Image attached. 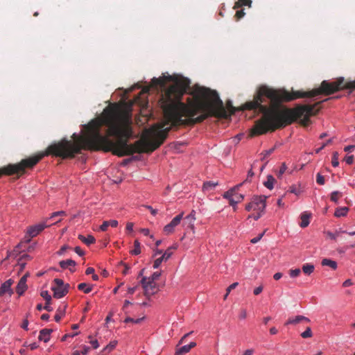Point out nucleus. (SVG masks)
I'll list each match as a JSON object with an SVG mask.
<instances>
[{
	"instance_id": "1",
	"label": "nucleus",
	"mask_w": 355,
	"mask_h": 355,
	"mask_svg": "<svg viewBox=\"0 0 355 355\" xmlns=\"http://www.w3.org/2000/svg\"><path fill=\"white\" fill-rule=\"evenodd\" d=\"M167 82H173V84L165 91L160 99L164 121L155 130L153 139H140L129 144L128 140L132 135L131 114L116 105H111L104 109L101 116L84 125L83 135L73 133V141L62 139L50 145L40 155L73 158L82 149L111 152L118 157L136 153H152L166 139L171 126L194 125L211 116H227L223 103L216 90L198 86L193 91V100L185 104L181 100L190 87L189 79L180 75L164 76L159 78H153L151 86L164 88Z\"/></svg>"
},
{
	"instance_id": "2",
	"label": "nucleus",
	"mask_w": 355,
	"mask_h": 355,
	"mask_svg": "<svg viewBox=\"0 0 355 355\" xmlns=\"http://www.w3.org/2000/svg\"><path fill=\"white\" fill-rule=\"evenodd\" d=\"M340 89H355V80L345 82L344 78H339L331 83L323 80L319 88L309 92L292 90L289 92L285 89H274L263 85L257 88L253 99L242 105L241 110H254L263 114L252 129V136L273 132L291 125L297 119L302 125L306 127L310 123V117L318 112L315 107L322 102L314 105H298L294 108L282 107V103L319 94L328 96Z\"/></svg>"
},
{
	"instance_id": "3",
	"label": "nucleus",
	"mask_w": 355,
	"mask_h": 355,
	"mask_svg": "<svg viewBox=\"0 0 355 355\" xmlns=\"http://www.w3.org/2000/svg\"><path fill=\"white\" fill-rule=\"evenodd\" d=\"M38 163V155L22 159L15 164H8L0 168V176L2 175H12L16 174L18 178L26 173V169L33 168Z\"/></svg>"
},
{
	"instance_id": "4",
	"label": "nucleus",
	"mask_w": 355,
	"mask_h": 355,
	"mask_svg": "<svg viewBox=\"0 0 355 355\" xmlns=\"http://www.w3.org/2000/svg\"><path fill=\"white\" fill-rule=\"evenodd\" d=\"M53 284L52 291L55 298L60 299L67 295L69 288V284H64L62 279L58 278L53 280Z\"/></svg>"
},
{
	"instance_id": "5",
	"label": "nucleus",
	"mask_w": 355,
	"mask_h": 355,
	"mask_svg": "<svg viewBox=\"0 0 355 355\" xmlns=\"http://www.w3.org/2000/svg\"><path fill=\"white\" fill-rule=\"evenodd\" d=\"M266 196H254L252 200L245 206V209L248 211L251 210L257 211L259 212H264L266 208Z\"/></svg>"
},
{
	"instance_id": "6",
	"label": "nucleus",
	"mask_w": 355,
	"mask_h": 355,
	"mask_svg": "<svg viewBox=\"0 0 355 355\" xmlns=\"http://www.w3.org/2000/svg\"><path fill=\"white\" fill-rule=\"evenodd\" d=\"M142 287L144 290V294L146 296L154 295L157 291V284L146 277H143L141 281Z\"/></svg>"
},
{
	"instance_id": "7",
	"label": "nucleus",
	"mask_w": 355,
	"mask_h": 355,
	"mask_svg": "<svg viewBox=\"0 0 355 355\" xmlns=\"http://www.w3.org/2000/svg\"><path fill=\"white\" fill-rule=\"evenodd\" d=\"M183 212L177 215L173 218V220L164 227V232L168 235L173 233L175 230V227L178 226L183 218Z\"/></svg>"
},
{
	"instance_id": "8",
	"label": "nucleus",
	"mask_w": 355,
	"mask_h": 355,
	"mask_svg": "<svg viewBox=\"0 0 355 355\" xmlns=\"http://www.w3.org/2000/svg\"><path fill=\"white\" fill-rule=\"evenodd\" d=\"M48 219H46V221L37 224L33 226L29 227L27 231V234L29 237L33 238L36 236L40 232H41L44 228L49 227V225L46 224V222Z\"/></svg>"
},
{
	"instance_id": "9",
	"label": "nucleus",
	"mask_w": 355,
	"mask_h": 355,
	"mask_svg": "<svg viewBox=\"0 0 355 355\" xmlns=\"http://www.w3.org/2000/svg\"><path fill=\"white\" fill-rule=\"evenodd\" d=\"M173 249H174V250L176 249V247H170V248H168L164 252V253L162 254V257L156 259L154 261L153 268H158L163 261H168L170 259V257H171V255L173 254V252H172Z\"/></svg>"
},
{
	"instance_id": "10",
	"label": "nucleus",
	"mask_w": 355,
	"mask_h": 355,
	"mask_svg": "<svg viewBox=\"0 0 355 355\" xmlns=\"http://www.w3.org/2000/svg\"><path fill=\"white\" fill-rule=\"evenodd\" d=\"M28 276V273L25 274L23 277H21L17 284L16 292L19 296L22 295L27 289L26 281Z\"/></svg>"
},
{
	"instance_id": "11",
	"label": "nucleus",
	"mask_w": 355,
	"mask_h": 355,
	"mask_svg": "<svg viewBox=\"0 0 355 355\" xmlns=\"http://www.w3.org/2000/svg\"><path fill=\"white\" fill-rule=\"evenodd\" d=\"M13 282L14 281L10 279L1 284L0 287V296H2L6 293H8L10 295H12L13 291L11 289V286Z\"/></svg>"
},
{
	"instance_id": "12",
	"label": "nucleus",
	"mask_w": 355,
	"mask_h": 355,
	"mask_svg": "<svg viewBox=\"0 0 355 355\" xmlns=\"http://www.w3.org/2000/svg\"><path fill=\"white\" fill-rule=\"evenodd\" d=\"M302 322H310V320L303 315H297L295 318H289L285 324H297Z\"/></svg>"
},
{
	"instance_id": "13",
	"label": "nucleus",
	"mask_w": 355,
	"mask_h": 355,
	"mask_svg": "<svg viewBox=\"0 0 355 355\" xmlns=\"http://www.w3.org/2000/svg\"><path fill=\"white\" fill-rule=\"evenodd\" d=\"M196 343L194 342L190 343L189 345H184L179 349H177L175 355H183L188 353L193 347H196Z\"/></svg>"
},
{
	"instance_id": "14",
	"label": "nucleus",
	"mask_w": 355,
	"mask_h": 355,
	"mask_svg": "<svg viewBox=\"0 0 355 355\" xmlns=\"http://www.w3.org/2000/svg\"><path fill=\"white\" fill-rule=\"evenodd\" d=\"M52 332V329H43L40 331L39 340H42L44 343H47L50 340V334Z\"/></svg>"
},
{
	"instance_id": "15",
	"label": "nucleus",
	"mask_w": 355,
	"mask_h": 355,
	"mask_svg": "<svg viewBox=\"0 0 355 355\" xmlns=\"http://www.w3.org/2000/svg\"><path fill=\"white\" fill-rule=\"evenodd\" d=\"M119 223L116 220H105L103 224L100 226V230L103 232H105L107 230L109 226L112 227H117Z\"/></svg>"
},
{
	"instance_id": "16",
	"label": "nucleus",
	"mask_w": 355,
	"mask_h": 355,
	"mask_svg": "<svg viewBox=\"0 0 355 355\" xmlns=\"http://www.w3.org/2000/svg\"><path fill=\"white\" fill-rule=\"evenodd\" d=\"M311 216V214L306 211H304L301 214V223H300L301 227L304 228L309 225V224L310 223L309 218H310Z\"/></svg>"
},
{
	"instance_id": "17",
	"label": "nucleus",
	"mask_w": 355,
	"mask_h": 355,
	"mask_svg": "<svg viewBox=\"0 0 355 355\" xmlns=\"http://www.w3.org/2000/svg\"><path fill=\"white\" fill-rule=\"evenodd\" d=\"M195 214L196 211L194 210H192L190 214H189L186 218L185 220L188 223L189 225L188 227L192 230V231L194 232V225L193 222L196 220L195 218Z\"/></svg>"
},
{
	"instance_id": "18",
	"label": "nucleus",
	"mask_w": 355,
	"mask_h": 355,
	"mask_svg": "<svg viewBox=\"0 0 355 355\" xmlns=\"http://www.w3.org/2000/svg\"><path fill=\"white\" fill-rule=\"evenodd\" d=\"M78 238L83 242L85 244L89 245L90 244L94 243L96 241L95 238L92 235H88L87 237L84 236L82 234H79Z\"/></svg>"
},
{
	"instance_id": "19",
	"label": "nucleus",
	"mask_w": 355,
	"mask_h": 355,
	"mask_svg": "<svg viewBox=\"0 0 355 355\" xmlns=\"http://www.w3.org/2000/svg\"><path fill=\"white\" fill-rule=\"evenodd\" d=\"M276 182L274 177L271 175L267 176V180L264 182L263 185L268 189L272 190L274 187V184Z\"/></svg>"
},
{
	"instance_id": "20",
	"label": "nucleus",
	"mask_w": 355,
	"mask_h": 355,
	"mask_svg": "<svg viewBox=\"0 0 355 355\" xmlns=\"http://www.w3.org/2000/svg\"><path fill=\"white\" fill-rule=\"evenodd\" d=\"M76 261L72 259H67L60 261L59 265L62 269L76 266Z\"/></svg>"
},
{
	"instance_id": "21",
	"label": "nucleus",
	"mask_w": 355,
	"mask_h": 355,
	"mask_svg": "<svg viewBox=\"0 0 355 355\" xmlns=\"http://www.w3.org/2000/svg\"><path fill=\"white\" fill-rule=\"evenodd\" d=\"M321 264L324 266H329L334 270L337 268V263L335 261L329 259H323Z\"/></svg>"
},
{
	"instance_id": "22",
	"label": "nucleus",
	"mask_w": 355,
	"mask_h": 355,
	"mask_svg": "<svg viewBox=\"0 0 355 355\" xmlns=\"http://www.w3.org/2000/svg\"><path fill=\"white\" fill-rule=\"evenodd\" d=\"M243 196L242 194L236 193V191H234V196H233V198H231L230 200V205L235 206L237 203L243 200Z\"/></svg>"
},
{
	"instance_id": "23",
	"label": "nucleus",
	"mask_w": 355,
	"mask_h": 355,
	"mask_svg": "<svg viewBox=\"0 0 355 355\" xmlns=\"http://www.w3.org/2000/svg\"><path fill=\"white\" fill-rule=\"evenodd\" d=\"M93 286L86 283H80L78 285V290L84 292L85 293H89L92 291Z\"/></svg>"
},
{
	"instance_id": "24",
	"label": "nucleus",
	"mask_w": 355,
	"mask_h": 355,
	"mask_svg": "<svg viewBox=\"0 0 355 355\" xmlns=\"http://www.w3.org/2000/svg\"><path fill=\"white\" fill-rule=\"evenodd\" d=\"M218 184V182L208 181L203 184L202 189L204 191H211L213 190Z\"/></svg>"
},
{
	"instance_id": "25",
	"label": "nucleus",
	"mask_w": 355,
	"mask_h": 355,
	"mask_svg": "<svg viewBox=\"0 0 355 355\" xmlns=\"http://www.w3.org/2000/svg\"><path fill=\"white\" fill-rule=\"evenodd\" d=\"M252 4L251 0H238L234 6V9H238L243 6L250 7Z\"/></svg>"
},
{
	"instance_id": "26",
	"label": "nucleus",
	"mask_w": 355,
	"mask_h": 355,
	"mask_svg": "<svg viewBox=\"0 0 355 355\" xmlns=\"http://www.w3.org/2000/svg\"><path fill=\"white\" fill-rule=\"evenodd\" d=\"M240 185H237L234 188L226 191L223 194V198H227L230 202L231 198H233V196H234V191L235 190H237Z\"/></svg>"
},
{
	"instance_id": "27",
	"label": "nucleus",
	"mask_w": 355,
	"mask_h": 355,
	"mask_svg": "<svg viewBox=\"0 0 355 355\" xmlns=\"http://www.w3.org/2000/svg\"><path fill=\"white\" fill-rule=\"evenodd\" d=\"M130 253L134 255H138L141 253V245L138 240L134 242V249L130 251Z\"/></svg>"
},
{
	"instance_id": "28",
	"label": "nucleus",
	"mask_w": 355,
	"mask_h": 355,
	"mask_svg": "<svg viewBox=\"0 0 355 355\" xmlns=\"http://www.w3.org/2000/svg\"><path fill=\"white\" fill-rule=\"evenodd\" d=\"M314 270V266L313 264L306 263L303 265L302 271L306 275H311Z\"/></svg>"
},
{
	"instance_id": "29",
	"label": "nucleus",
	"mask_w": 355,
	"mask_h": 355,
	"mask_svg": "<svg viewBox=\"0 0 355 355\" xmlns=\"http://www.w3.org/2000/svg\"><path fill=\"white\" fill-rule=\"evenodd\" d=\"M348 211V208L346 207L338 208L336 210L334 215L336 217L345 216Z\"/></svg>"
},
{
	"instance_id": "30",
	"label": "nucleus",
	"mask_w": 355,
	"mask_h": 355,
	"mask_svg": "<svg viewBox=\"0 0 355 355\" xmlns=\"http://www.w3.org/2000/svg\"><path fill=\"white\" fill-rule=\"evenodd\" d=\"M117 342L116 340L110 342L105 347L103 348V352L109 353L112 351L116 346Z\"/></svg>"
},
{
	"instance_id": "31",
	"label": "nucleus",
	"mask_w": 355,
	"mask_h": 355,
	"mask_svg": "<svg viewBox=\"0 0 355 355\" xmlns=\"http://www.w3.org/2000/svg\"><path fill=\"white\" fill-rule=\"evenodd\" d=\"M341 196L342 194L340 192L338 191H333L331 193V200L336 203L338 202L339 198Z\"/></svg>"
},
{
	"instance_id": "32",
	"label": "nucleus",
	"mask_w": 355,
	"mask_h": 355,
	"mask_svg": "<svg viewBox=\"0 0 355 355\" xmlns=\"http://www.w3.org/2000/svg\"><path fill=\"white\" fill-rule=\"evenodd\" d=\"M338 156L339 154L338 152H334L333 153L331 164L334 167H337L339 165Z\"/></svg>"
},
{
	"instance_id": "33",
	"label": "nucleus",
	"mask_w": 355,
	"mask_h": 355,
	"mask_svg": "<svg viewBox=\"0 0 355 355\" xmlns=\"http://www.w3.org/2000/svg\"><path fill=\"white\" fill-rule=\"evenodd\" d=\"M40 295L45 300L47 304H51V296L49 294L47 291H42L40 293Z\"/></svg>"
},
{
	"instance_id": "34",
	"label": "nucleus",
	"mask_w": 355,
	"mask_h": 355,
	"mask_svg": "<svg viewBox=\"0 0 355 355\" xmlns=\"http://www.w3.org/2000/svg\"><path fill=\"white\" fill-rule=\"evenodd\" d=\"M144 319V318H137V319H133L130 317H127L125 320H124V322L125 323H128V322H132V323H134V324H139Z\"/></svg>"
},
{
	"instance_id": "35",
	"label": "nucleus",
	"mask_w": 355,
	"mask_h": 355,
	"mask_svg": "<svg viewBox=\"0 0 355 355\" xmlns=\"http://www.w3.org/2000/svg\"><path fill=\"white\" fill-rule=\"evenodd\" d=\"M313 334L309 327H306V330L301 334V336L303 338H308L312 337Z\"/></svg>"
},
{
	"instance_id": "36",
	"label": "nucleus",
	"mask_w": 355,
	"mask_h": 355,
	"mask_svg": "<svg viewBox=\"0 0 355 355\" xmlns=\"http://www.w3.org/2000/svg\"><path fill=\"white\" fill-rule=\"evenodd\" d=\"M23 259H28L29 260V259H31V257L27 254H24L20 257L18 263H19V265H20L21 268H24L25 266V263L22 261Z\"/></svg>"
},
{
	"instance_id": "37",
	"label": "nucleus",
	"mask_w": 355,
	"mask_h": 355,
	"mask_svg": "<svg viewBox=\"0 0 355 355\" xmlns=\"http://www.w3.org/2000/svg\"><path fill=\"white\" fill-rule=\"evenodd\" d=\"M301 272V270L300 268H295V269H291L289 270V275L291 277H297Z\"/></svg>"
},
{
	"instance_id": "38",
	"label": "nucleus",
	"mask_w": 355,
	"mask_h": 355,
	"mask_svg": "<svg viewBox=\"0 0 355 355\" xmlns=\"http://www.w3.org/2000/svg\"><path fill=\"white\" fill-rule=\"evenodd\" d=\"M245 13L244 10L243 9H241V10H236L234 17L236 20H239L241 18H243L245 16Z\"/></svg>"
},
{
	"instance_id": "39",
	"label": "nucleus",
	"mask_w": 355,
	"mask_h": 355,
	"mask_svg": "<svg viewBox=\"0 0 355 355\" xmlns=\"http://www.w3.org/2000/svg\"><path fill=\"white\" fill-rule=\"evenodd\" d=\"M89 349H90V348H89V347L84 346V347H83V351H81V352H80V351H76V352H74V354H74V355H81V354H82V355H87V353H88V352H89Z\"/></svg>"
},
{
	"instance_id": "40",
	"label": "nucleus",
	"mask_w": 355,
	"mask_h": 355,
	"mask_svg": "<svg viewBox=\"0 0 355 355\" xmlns=\"http://www.w3.org/2000/svg\"><path fill=\"white\" fill-rule=\"evenodd\" d=\"M316 182L320 185L324 184V178L320 173H318L316 175Z\"/></svg>"
},
{
	"instance_id": "41",
	"label": "nucleus",
	"mask_w": 355,
	"mask_h": 355,
	"mask_svg": "<svg viewBox=\"0 0 355 355\" xmlns=\"http://www.w3.org/2000/svg\"><path fill=\"white\" fill-rule=\"evenodd\" d=\"M66 216L65 211H55V212H53L51 214L49 219L54 218L56 216Z\"/></svg>"
},
{
	"instance_id": "42",
	"label": "nucleus",
	"mask_w": 355,
	"mask_h": 355,
	"mask_svg": "<svg viewBox=\"0 0 355 355\" xmlns=\"http://www.w3.org/2000/svg\"><path fill=\"white\" fill-rule=\"evenodd\" d=\"M160 275H161V272H155L151 275V277H148V279L153 280V282H155V280L158 279L159 277H160Z\"/></svg>"
},
{
	"instance_id": "43",
	"label": "nucleus",
	"mask_w": 355,
	"mask_h": 355,
	"mask_svg": "<svg viewBox=\"0 0 355 355\" xmlns=\"http://www.w3.org/2000/svg\"><path fill=\"white\" fill-rule=\"evenodd\" d=\"M286 168H287V166H286V164L283 163L282 164V166H281L278 173H277L278 178H279L282 174L284 173V172L286 171Z\"/></svg>"
},
{
	"instance_id": "44",
	"label": "nucleus",
	"mask_w": 355,
	"mask_h": 355,
	"mask_svg": "<svg viewBox=\"0 0 355 355\" xmlns=\"http://www.w3.org/2000/svg\"><path fill=\"white\" fill-rule=\"evenodd\" d=\"M63 315H64V313L62 312L61 311L58 310L57 313L55 315V317H54L55 320L56 322H59Z\"/></svg>"
},
{
	"instance_id": "45",
	"label": "nucleus",
	"mask_w": 355,
	"mask_h": 355,
	"mask_svg": "<svg viewBox=\"0 0 355 355\" xmlns=\"http://www.w3.org/2000/svg\"><path fill=\"white\" fill-rule=\"evenodd\" d=\"M332 142V139H328L325 143H324L322 146L319 148H318L316 150H315V153H318L320 152V150H322L326 146L330 144Z\"/></svg>"
},
{
	"instance_id": "46",
	"label": "nucleus",
	"mask_w": 355,
	"mask_h": 355,
	"mask_svg": "<svg viewBox=\"0 0 355 355\" xmlns=\"http://www.w3.org/2000/svg\"><path fill=\"white\" fill-rule=\"evenodd\" d=\"M345 160L347 164H352L354 162V155L347 156Z\"/></svg>"
},
{
	"instance_id": "47",
	"label": "nucleus",
	"mask_w": 355,
	"mask_h": 355,
	"mask_svg": "<svg viewBox=\"0 0 355 355\" xmlns=\"http://www.w3.org/2000/svg\"><path fill=\"white\" fill-rule=\"evenodd\" d=\"M239 283L238 282H234L233 284H232L227 288V294H229L232 290L234 289L237 286H238Z\"/></svg>"
},
{
	"instance_id": "48",
	"label": "nucleus",
	"mask_w": 355,
	"mask_h": 355,
	"mask_svg": "<svg viewBox=\"0 0 355 355\" xmlns=\"http://www.w3.org/2000/svg\"><path fill=\"white\" fill-rule=\"evenodd\" d=\"M264 233H262L261 234H259L258 236L257 237H254L252 239H251L250 242L252 243H257L259 241H260V239L262 238L263 235Z\"/></svg>"
},
{
	"instance_id": "49",
	"label": "nucleus",
	"mask_w": 355,
	"mask_h": 355,
	"mask_svg": "<svg viewBox=\"0 0 355 355\" xmlns=\"http://www.w3.org/2000/svg\"><path fill=\"white\" fill-rule=\"evenodd\" d=\"M120 264H121V265L124 266V269H123V272H123V275H126V274H128V270H129V269H130V267H129L127 264L124 263L123 261H121V262L120 263Z\"/></svg>"
},
{
	"instance_id": "50",
	"label": "nucleus",
	"mask_w": 355,
	"mask_h": 355,
	"mask_svg": "<svg viewBox=\"0 0 355 355\" xmlns=\"http://www.w3.org/2000/svg\"><path fill=\"white\" fill-rule=\"evenodd\" d=\"M133 226H134V224L132 223L129 222V223H128L126 224L125 229L128 232H132L133 231Z\"/></svg>"
},
{
	"instance_id": "51",
	"label": "nucleus",
	"mask_w": 355,
	"mask_h": 355,
	"mask_svg": "<svg viewBox=\"0 0 355 355\" xmlns=\"http://www.w3.org/2000/svg\"><path fill=\"white\" fill-rule=\"evenodd\" d=\"M263 291V286H258L257 288H256L254 290V294L255 295H257L259 294H260Z\"/></svg>"
},
{
	"instance_id": "52",
	"label": "nucleus",
	"mask_w": 355,
	"mask_h": 355,
	"mask_svg": "<svg viewBox=\"0 0 355 355\" xmlns=\"http://www.w3.org/2000/svg\"><path fill=\"white\" fill-rule=\"evenodd\" d=\"M75 252L79 255V256H83L84 255V252L83 251V250L77 246L75 248Z\"/></svg>"
},
{
	"instance_id": "53",
	"label": "nucleus",
	"mask_w": 355,
	"mask_h": 355,
	"mask_svg": "<svg viewBox=\"0 0 355 355\" xmlns=\"http://www.w3.org/2000/svg\"><path fill=\"white\" fill-rule=\"evenodd\" d=\"M262 215V212H258L257 214L250 215L248 218L252 217L254 220H258Z\"/></svg>"
},
{
	"instance_id": "54",
	"label": "nucleus",
	"mask_w": 355,
	"mask_h": 355,
	"mask_svg": "<svg viewBox=\"0 0 355 355\" xmlns=\"http://www.w3.org/2000/svg\"><path fill=\"white\" fill-rule=\"evenodd\" d=\"M28 321L27 319H25L22 324H21V328L25 329V330H28Z\"/></svg>"
},
{
	"instance_id": "55",
	"label": "nucleus",
	"mask_w": 355,
	"mask_h": 355,
	"mask_svg": "<svg viewBox=\"0 0 355 355\" xmlns=\"http://www.w3.org/2000/svg\"><path fill=\"white\" fill-rule=\"evenodd\" d=\"M146 207L150 210L151 214H153V216L156 215L157 213V209H153L151 206H146Z\"/></svg>"
},
{
	"instance_id": "56",
	"label": "nucleus",
	"mask_w": 355,
	"mask_h": 355,
	"mask_svg": "<svg viewBox=\"0 0 355 355\" xmlns=\"http://www.w3.org/2000/svg\"><path fill=\"white\" fill-rule=\"evenodd\" d=\"M354 148H355V145H350V146H345L344 148V150L345 152H351Z\"/></svg>"
},
{
	"instance_id": "57",
	"label": "nucleus",
	"mask_w": 355,
	"mask_h": 355,
	"mask_svg": "<svg viewBox=\"0 0 355 355\" xmlns=\"http://www.w3.org/2000/svg\"><path fill=\"white\" fill-rule=\"evenodd\" d=\"M247 317V312L245 309H242L241 311V313H240V315H239V318L241 319H245V318Z\"/></svg>"
},
{
	"instance_id": "58",
	"label": "nucleus",
	"mask_w": 355,
	"mask_h": 355,
	"mask_svg": "<svg viewBox=\"0 0 355 355\" xmlns=\"http://www.w3.org/2000/svg\"><path fill=\"white\" fill-rule=\"evenodd\" d=\"M90 343L94 349H97L99 347L97 340H91Z\"/></svg>"
},
{
	"instance_id": "59",
	"label": "nucleus",
	"mask_w": 355,
	"mask_h": 355,
	"mask_svg": "<svg viewBox=\"0 0 355 355\" xmlns=\"http://www.w3.org/2000/svg\"><path fill=\"white\" fill-rule=\"evenodd\" d=\"M352 285L351 279H347L343 283V287H348Z\"/></svg>"
},
{
	"instance_id": "60",
	"label": "nucleus",
	"mask_w": 355,
	"mask_h": 355,
	"mask_svg": "<svg viewBox=\"0 0 355 355\" xmlns=\"http://www.w3.org/2000/svg\"><path fill=\"white\" fill-rule=\"evenodd\" d=\"M86 275H91L94 273V269L93 268L89 267L86 269L85 271Z\"/></svg>"
},
{
	"instance_id": "61",
	"label": "nucleus",
	"mask_w": 355,
	"mask_h": 355,
	"mask_svg": "<svg viewBox=\"0 0 355 355\" xmlns=\"http://www.w3.org/2000/svg\"><path fill=\"white\" fill-rule=\"evenodd\" d=\"M44 309L46 310L49 312L53 311V308L51 306V304H47L46 302L45 306H44Z\"/></svg>"
},
{
	"instance_id": "62",
	"label": "nucleus",
	"mask_w": 355,
	"mask_h": 355,
	"mask_svg": "<svg viewBox=\"0 0 355 355\" xmlns=\"http://www.w3.org/2000/svg\"><path fill=\"white\" fill-rule=\"evenodd\" d=\"M140 232H141L142 234H144L145 236H148L149 235V230L148 229H146V228H142V229H140Z\"/></svg>"
},
{
	"instance_id": "63",
	"label": "nucleus",
	"mask_w": 355,
	"mask_h": 355,
	"mask_svg": "<svg viewBox=\"0 0 355 355\" xmlns=\"http://www.w3.org/2000/svg\"><path fill=\"white\" fill-rule=\"evenodd\" d=\"M28 347H30V349L31 350H34L35 349H37L38 347V345L36 343H31L28 345Z\"/></svg>"
},
{
	"instance_id": "64",
	"label": "nucleus",
	"mask_w": 355,
	"mask_h": 355,
	"mask_svg": "<svg viewBox=\"0 0 355 355\" xmlns=\"http://www.w3.org/2000/svg\"><path fill=\"white\" fill-rule=\"evenodd\" d=\"M282 277V274L281 272H277L274 275L273 278L275 280H279Z\"/></svg>"
}]
</instances>
